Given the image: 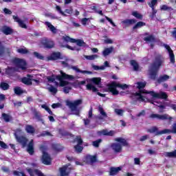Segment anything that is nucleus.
Segmentation results:
<instances>
[{
	"instance_id": "obj_16",
	"label": "nucleus",
	"mask_w": 176,
	"mask_h": 176,
	"mask_svg": "<svg viewBox=\"0 0 176 176\" xmlns=\"http://www.w3.org/2000/svg\"><path fill=\"white\" fill-rule=\"evenodd\" d=\"M145 35H146V36L144 38V41L147 43H149L151 47H153V45H155L156 39H155V37L153 35H148V33H146Z\"/></svg>"
},
{
	"instance_id": "obj_44",
	"label": "nucleus",
	"mask_w": 176,
	"mask_h": 176,
	"mask_svg": "<svg viewBox=\"0 0 176 176\" xmlns=\"http://www.w3.org/2000/svg\"><path fill=\"white\" fill-rule=\"evenodd\" d=\"M0 87L2 90H8V89H9V85L6 82H1Z\"/></svg>"
},
{
	"instance_id": "obj_45",
	"label": "nucleus",
	"mask_w": 176,
	"mask_h": 176,
	"mask_svg": "<svg viewBox=\"0 0 176 176\" xmlns=\"http://www.w3.org/2000/svg\"><path fill=\"white\" fill-rule=\"evenodd\" d=\"M132 16H133L136 19H142V15H141V14L138 13V12L137 11L133 12Z\"/></svg>"
},
{
	"instance_id": "obj_3",
	"label": "nucleus",
	"mask_w": 176,
	"mask_h": 176,
	"mask_svg": "<svg viewBox=\"0 0 176 176\" xmlns=\"http://www.w3.org/2000/svg\"><path fill=\"white\" fill-rule=\"evenodd\" d=\"M163 63H164V58H163L162 55H158L155 58L154 64L149 67V74L152 79H155L159 67L163 64Z\"/></svg>"
},
{
	"instance_id": "obj_64",
	"label": "nucleus",
	"mask_w": 176,
	"mask_h": 176,
	"mask_svg": "<svg viewBox=\"0 0 176 176\" xmlns=\"http://www.w3.org/2000/svg\"><path fill=\"white\" fill-rule=\"evenodd\" d=\"M104 43H113V41L111 38H106L104 40Z\"/></svg>"
},
{
	"instance_id": "obj_46",
	"label": "nucleus",
	"mask_w": 176,
	"mask_h": 176,
	"mask_svg": "<svg viewBox=\"0 0 176 176\" xmlns=\"http://www.w3.org/2000/svg\"><path fill=\"white\" fill-rule=\"evenodd\" d=\"M41 107H42V108H43V109L47 111V112H48V113H50V115H53V112L52 111V110H50V109L49 108V107H47V105L43 104Z\"/></svg>"
},
{
	"instance_id": "obj_56",
	"label": "nucleus",
	"mask_w": 176,
	"mask_h": 176,
	"mask_svg": "<svg viewBox=\"0 0 176 176\" xmlns=\"http://www.w3.org/2000/svg\"><path fill=\"white\" fill-rule=\"evenodd\" d=\"M105 19L106 20H107V21H109L110 24H111L113 27H116V25H115V23H113V21H112V19H111L109 17L105 16Z\"/></svg>"
},
{
	"instance_id": "obj_41",
	"label": "nucleus",
	"mask_w": 176,
	"mask_h": 176,
	"mask_svg": "<svg viewBox=\"0 0 176 176\" xmlns=\"http://www.w3.org/2000/svg\"><path fill=\"white\" fill-rule=\"evenodd\" d=\"M2 118L5 122H10L12 120V117L6 113H3Z\"/></svg>"
},
{
	"instance_id": "obj_27",
	"label": "nucleus",
	"mask_w": 176,
	"mask_h": 176,
	"mask_svg": "<svg viewBox=\"0 0 176 176\" xmlns=\"http://www.w3.org/2000/svg\"><path fill=\"white\" fill-rule=\"evenodd\" d=\"M45 24L47 28H49L50 31H51L53 34H56L57 32V29H56V28L52 25L51 23L45 22Z\"/></svg>"
},
{
	"instance_id": "obj_36",
	"label": "nucleus",
	"mask_w": 176,
	"mask_h": 176,
	"mask_svg": "<svg viewBox=\"0 0 176 176\" xmlns=\"http://www.w3.org/2000/svg\"><path fill=\"white\" fill-rule=\"evenodd\" d=\"M25 130L27 133H29L30 134H34V133H35V129H34V127H32V126L31 125L26 126Z\"/></svg>"
},
{
	"instance_id": "obj_60",
	"label": "nucleus",
	"mask_w": 176,
	"mask_h": 176,
	"mask_svg": "<svg viewBox=\"0 0 176 176\" xmlns=\"http://www.w3.org/2000/svg\"><path fill=\"white\" fill-rule=\"evenodd\" d=\"M62 46H63V47H67V49H69V50H75L76 49H75V47H71V46H69V45H64V44H62Z\"/></svg>"
},
{
	"instance_id": "obj_12",
	"label": "nucleus",
	"mask_w": 176,
	"mask_h": 176,
	"mask_svg": "<svg viewBox=\"0 0 176 176\" xmlns=\"http://www.w3.org/2000/svg\"><path fill=\"white\" fill-rule=\"evenodd\" d=\"M75 142H77V145L74 146L76 152H77V153H80V152L83 151V147L82 146L83 141L82 140V138H80V136H77L75 139Z\"/></svg>"
},
{
	"instance_id": "obj_11",
	"label": "nucleus",
	"mask_w": 176,
	"mask_h": 176,
	"mask_svg": "<svg viewBox=\"0 0 176 176\" xmlns=\"http://www.w3.org/2000/svg\"><path fill=\"white\" fill-rule=\"evenodd\" d=\"M171 131L170 129H164L163 131H158L157 128L153 126L151 129H148V133L155 134V135H160L161 134H170Z\"/></svg>"
},
{
	"instance_id": "obj_61",
	"label": "nucleus",
	"mask_w": 176,
	"mask_h": 176,
	"mask_svg": "<svg viewBox=\"0 0 176 176\" xmlns=\"http://www.w3.org/2000/svg\"><path fill=\"white\" fill-rule=\"evenodd\" d=\"M169 131H170L169 133H174L176 134V123L173 124L172 130Z\"/></svg>"
},
{
	"instance_id": "obj_62",
	"label": "nucleus",
	"mask_w": 176,
	"mask_h": 176,
	"mask_svg": "<svg viewBox=\"0 0 176 176\" xmlns=\"http://www.w3.org/2000/svg\"><path fill=\"white\" fill-rule=\"evenodd\" d=\"M60 103H54L52 107L54 109H56V108H58L59 107H60Z\"/></svg>"
},
{
	"instance_id": "obj_17",
	"label": "nucleus",
	"mask_w": 176,
	"mask_h": 176,
	"mask_svg": "<svg viewBox=\"0 0 176 176\" xmlns=\"http://www.w3.org/2000/svg\"><path fill=\"white\" fill-rule=\"evenodd\" d=\"M70 165H66L62 168H60V176H66L69 174V171H71V167H69Z\"/></svg>"
},
{
	"instance_id": "obj_2",
	"label": "nucleus",
	"mask_w": 176,
	"mask_h": 176,
	"mask_svg": "<svg viewBox=\"0 0 176 176\" xmlns=\"http://www.w3.org/2000/svg\"><path fill=\"white\" fill-rule=\"evenodd\" d=\"M60 75H52L51 76L47 77V80L50 83H54L55 86H60V87H65L68 86L69 82L65 80L64 79H68L69 80H72L75 79V77L72 75H68L63 71H60Z\"/></svg>"
},
{
	"instance_id": "obj_51",
	"label": "nucleus",
	"mask_w": 176,
	"mask_h": 176,
	"mask_svg": "<svg viewBox=\"0 0 176 176\" xmlns=\"http://www.w3.org/2000/svg\"><path fill=\"white\" fill-rule=\"evenodd\" d=\"M138 88L139 89H144V87H145V86H146V83L145 82H138Z\"/></svg>"
},
{
	"instance_id": "obj_38",
	"label": "nucleus",
	"mask_w": 176,
	"mask_h": 176,
	"mask_svg": "<svg viewBox=\"0 0 176 176\" xmlns=\"http://www.w3.org/2000/svg\"><path fill=\"white\" fill-rule=\"evenodd\" d=\"M168 79H170L169 76L164 75V76L160 77V78L158 79V82H159V83H160L162 82H166V80H168Z\"/></svg>"
},
{
	"instance_id": "obj_15",
	"label": "nucleus",
	"mask_w": 176,
	"mask_h": 176,
	"mask_svg": "<svg viewBox=\"0 0 176 176\" xmlns=\"http://www.w3.org/2000/svg\"><path fill=\"white\" fill-rule=\"evenodd\" d=\"M163 46H164V47H165V49H166V50L169 54L170 63H173V64H174V63H175V56H174V52L170 47V45H168L167 44H164Z\"/></svg>"
},
{
	"instance_id": "obj_18",
	"label": "nucleus",
	"mask_w": 176,
	"mask_h": 176,
	"mask_svg": "<svg viewBox=\"0 0 176 176\" xmlns=\"http://www.w3.org/2000/svg\"><path fill=\"white\" fill-rule=\"evenodd\" d=\"M98 111L100 115V116H98V119H99L100 120H104V119H107V118H108V115L107 114L102 107L99 106Z\"/></svg>"
},
{
	"instance_id": "obj_1",
	"label": "nucleus",
	"mask_w": 176,
	"mask_h": 176,
	"mask_svg": "<svg viewBox=\"0 0 176 176\" xmlns=\"http://www.w3.org/2000/svg\"><path fill=\"white\" fill-rule=\"evenodd\" d=\"M149 96L152 97L151 104L156 105L159 107V112L160 113L164 112L166 107H170L172 109H174L176 111V105L173 104L166 103L164 105H162L160 102H159V98L166 99L167 98V94L165 92L161 91L160 93H156L153 91L145 92V91H140L132 95L133 100H138V101H149Z\"/></svg>"
},
{
	"instance_id": "obj_42",
	"label": "nucleus",
	"mask_w": 176,
	"mask_h": 176,
	"mask_svg": "<svg viewBox=\"0 0 176 176\" xmlns=\"http://www.w3.org/2000/svg\"><path fill=\"white\" fill-rule=\"evenodd\" d=\"M34 119H36L38 122L42 121V116H41L39 112H35Z\"/></svg>"
},
{
	"instance_id": "obj_22",
	"label": "nucleus",
	"mask_w": 176,
	"mask_h": 176,
	"mask_svg": "<svg viewBox=\"0 0 176 176\" xmlns=\"http://www.w3.org/2000/svg\"><path fill=\"white\" fill-rule=\"evenodd\" d=\"M13 19L14 21L19 23V25L21 26V28H27V25H25V21H27V19L23 21L16 16H13Z\"/></svg>"
},
{
	"instance_id": "obj_59",
	"label": "nucleus",
	"mask_w": 176,
	"mask_h": 176,
	"mask_svg": "<svg viewBox=\"0 0 176 176\" xmlns=\"http://www.w3.org/2000/svg\"><path fill=\"white\" fill-rule=\"evenodd\" d=\"M87 21H89V19L87 18H83L81 19V23L82 25H86V24L87 23Z\"/></svg>"
},
{
	"instance_id": "obj_40",
	"label": "nucleus",
	"mask_w": 176,
	"mask_h": 176,
	"mask_svg": "<svg viewBox=\"0 0 176 176\" xmlns=\"http://www.w3.org/2000/svg\"><path fill=\"white\" fill-rule=\"evenodd\" d=\"M15 94H17L18 96L20 94H23L24 93V91L20 87H16L14 89Z\"/></svg>"
},
{
	"instance_id": "obj_26",
	"label": "nucleus",
	"mask_w": 176,
	"mask_h": 176,
	"mask_svg": "<svg viewBox=\"0 0 176 176\" xmlns=\"http://www.w3.org/2000/svg\"><path fill=\"white\" fill-rule=\"evenodd\" d=\"M27 151L30 155H34V140H31L28 146Z\"/></svg>"
},
{
	"instance_id": "obj_33",
	"label": "nucleus",
	"mask_w": 176,
	"mask_h": 176,
	"mask_svg": "<svg viewBox=\"0 0 176 176\" xmlns=\"http://www.w3.org/2000/svg\"><path fill=\"white\" fill-rule=\"evenodd\" d=\"M163 155L165 157H176V150L172 152H164Z\"/></svg>"
},
{
	"instance_id": "obj_37",
	"label": "nucleus",
	"mask_w": 176,
	"mask_h": 176,
	"mask_svg": "<svg viewBox=\"0 0 176 176\" xmlns=\"http://www.w3.org/2000/svg\"><path fill=\"white\" fill-rule=\"evenodd\" d=\"M145 26V23L142 21L138 22L134 26L133 30H138V28H141V27Z\"/></svg>"
},
{
	"instance_id": "obj_14",
	"label": "nucleus",
	"mask_w": 176,
	"mask_h": 176,
	"mask_svg": "<svg viewBox=\"0 0 176 176\" xmlns=\"http://www.w3.org/2000/svg\"><path fill=\"white\" fill-rule=\"evenodd\" d=\"M150 118L152 119H159L160 120H167V119H172V118L168 114L160 115L153 113L150 116Z\"/></svg>"
},
{
	"instance_id": "obj_47",
	"label": "nucleus",
	"mask_w": 176,
	"mask_h": 176,
	"mask_svg": "<svg viewBox=\"0 0 176 176\" xmlns=\"http://www.w3.org/2000/svg\"><path fill=\"white\" fill-rule=\"evenodd\" d=\"M85 58L87 60H95V58H98V55L85 56Z\"/></svg>"
},
{
	"instance_id": "obj_57",
	"label": "nucleus",
	"mask_w": 176,
	"mask_h": 176,
	"mask_svg": "<svg viewBox=\"0 0 176 176\" xmlns=\"http://www.w3.org/2000/svg\"><path fill=\"white\" fill-rule=\"evenodd\" d=\"M0 146L3 149H8V145L5 142L0 140Z\"/></svg>"
},
{
	"instance_id": "obj_35",
	"label": "nucleus",
	"mask_w": 176,
	"mask_h": 176,
	"mask_svg": "<svg viewBox=\"0 0 176 176\" xmlns=\"http://www.w3.org/2000/svg\"><path fill=\"white\" fill-rule=\"evenodd\" d=\"M16 52L18 53H20L21 54H27L28 53H30V51H28V50H27V48L25 47H21V48H19Z\"/></svg>"
},
{
	"instance_id": "obj_52",
	"label": "nucleus",
	"mask_w": 176,
	"mask_h": 176,
	"mask_svg": "<svg viewBox=\"0 0 176 176\" xmlns=\"http://www.w3.org/2000/svg\"><path fill=\"white\" fill-rule=\"evenodd\" d=\"M34 56L36 57V58H38L39 60H43V56H42L41 54L38 52H34Z\"/></svg>"
},
{
	"instance_id": "obj_9",
	"label": "nucleus",
	"mask_w": 176,
	"mask_h": 176,
	"mask_svg": "<svg viewBox=\"0 0 176 176\" xmlns=\"http://www.w3.org/2000/svg\"><path fill=\"white\" fill-rule=\"evenodd\" d=\"M62 41L63 43H69V42H70L71 43H77L78 46H85V41H83V40H76L68 36H63L62 37Z\"/></svg>"
},
{
	"instance_id": "obj_39",
	"label": "nucleus",
	"mask_w": 176,
	"mask_h": 176,
	"mask_svg": "<svg viewBox=\"0 0 176 176\" xmlns=\"http://www.w3.org/2000/svg\"><path fill=\"white\" fill-rule=\"evenodd\" d=\"M148 5L151 9H153L156 5H157V0H150V2L148 3Z\"/></svg>"
},
{
	"instance_id": "obj_48",
	"label": "nucleus",
	"mask_w": 176,
	"mask_h": 176,
	"mask_svg": "<svg viewBox=\"0 0 176 176\" xmlns=\"http://www.w3.org/2000/svg\"><path fill=\"white\" fill-rule=\"evenodd\" d=\"M56 10H57V12H58V13H60V14H62V16H67V14H65V12H64L61 10V7H60L59 6H56Z\"/></svg>"
},
{
	"instance_id": "obj_32",
	"label": "nucleus",
	"mask_w": 176,
	"mask_h": 176,
	"mask_svg": "<svg viewBox=\"0 0 176 176\" xmlns=\"http://www.w3.org/2000/svg\"><path fill=\"white\" fill-rule=\"evenodd\" d=\"M120 170H122V168H120V167L111 168V169H110V175H116V174H118V173H119L120 171Z\"/></svg>"
},
{
	"instance_id": "obj_34",
	"label": "nucleus",
	"mask_w": 176,
	"mask_h": 176,
	"mask_svg": "<svg viewBox=\"0 0 176 176\" xmlns=\"http://www.w3.org/2000/svg\"><path fill=\"white\" fill-rule=\"evenodd\" d=\"M87 162L88 163H94L97 162V157L96 155H87Z\"/></svg>"
},
{
	"instance_id": "obj_58",
	"label": "nucleus",
	"mask_w": 176,
	"mask_h": 176,
	"mask_svg": "<svg viewBox=\"0 0 176 176\" xmlns=\"http://www.w3.org/2000/svg\"><path fill=\"white\" fill-rule=\"evenodd\" d=\"M69 90H71V87H69V86L65 87L64 89H63V91L66 94H67V93H69Z\"/></svg>"
},
{
	"instance_id": "obj_63",
	"label": "nucleus",
	"mask_w": 176,
	"mask_h": 176,
	"mask_svg": "<svg viewBox=\"0 0 176 176\" xmlns=\"http://www.w3.org/2000/svg\"><path fill=\"white\" fill-rule=\"evenodd\" d=\"M65 13H67V14H72V8L66 9Z\"/></svg>"
},
{
	"instance_id": "obj_28",
	"label": "nucleus",
	"mask_w": 176,
	"mask_h": 176,
	"mask_svg": "<svg viewBox=\"0 0 176 176\" xmlns=\"http://www.w3.org/2000/svg\"><path fill=\"white\" fill-rule=\"evenodd\" d=\"M72 69H73L74 71L76 72H80V74H91V72H89V71H86V70H80L79 69V68L78 67V66H72L71 67Z\"/></svg>"
},
{
	"instance_id": "obj_50",
	"label": "nucleus",
	"mask_w": 176,
	"mask_h": 176,
	"mask_svg": "<svg viewBox=\"0 0 176 176\" xmlns=\"http://www.w3.org/2000/svg\"><path fill=\"white\" fill-rule=\"evenodd\" d=\"M115 112L119 116H122L124 111H123L122 109H116Z\"/></svg>"
},
{
	"instance_id": "obj_19",
	"label": "nucleus",
	"mask_w": 176,
	"mask_h": 176,
	"mask_svg": "<svg viewBox=\"0 0 176 176\" xmlns=\"http://www.w3.org/2000/svg\"><path fill=\"white\" fill-rule=\"evenodd\" d=\"M41 43L44 47H47L48 49H52V47L54 46V43L50 40H47V38H43L41 41Z\"/></svg>"
},
{
	"instance_id": "obj_24",
	"label": "nucleus",
	"mask_w": 176,
	"mask_h": 176,
	"mask_svg": "<svg viewBox=\"0 0 176 176\" xmlns=\"http://www.w3.org/2000/svg\"><path fill=\"white\" fill-rule=\"evenodd\" d=\"M28 173H29L30 176H35V175L44 176L43 173L40 172L38 170H32L31 169H28Z\"/></svg>"
},
{
	"instance_id": "obj_21",
	"label": "nucleus",
	"mask_w": 176,
	"mask_h": 176,
	"mask_svg": "<svg viewBox=\"0 0 176 176\" xmlns=\"http://www.w3.org/2000/svg\"><path fill=\"white\" fill-rule=\"evenodd\" d=\"M19 131H20V130H18L15 133V137H16L18 142H20V144H21L23 145V146H25V145L27 144V139L23 136H21V137L17 136L19 134Z\"/></svg>"
},
{
	"instance_id": "obj_13",
	"label": "nucleus",
	"mask_w": 176,
	"mask_h": 176,
	"mask_svg": "<svg viewBox=\"0 0 176 176\" xmlns=\"http://www.w3.org/2000/svg\"><path fill=\"white\" fill-rule=\"evenodd\" d=\"M14 64L18 68H21V69H25L27 67V63L25 60L20 58H15L14 60Z\"/></svg>"
},
{
	"instance_id": "obj_53",
	"label": "nucleus",
	"mask_w": 176,
	"mask_h": 176,
	"mask_svg": "<svg viewBox=\"0 0 176 176\" xmlns=\"http://www.w3.org/2000/svg\"><path fill=\"white\" fill-rule=\"evenodd\" d=\"M161 10H171V8L167 6L166 5H162L160 6Z\"/></svg>"
},
{
	"instance_id": "obj_30",
	"label": "nucleus",
	"mask_w": 176,
	"mask_h": 176,
	"mask_svg": "<svg viewBox=\"0 0 176 176\" xmlns=\"http://www.w3.org/2000/svg\"><path fill=\"white\" fill-rule=\"evenodd\" d=\"M1 31L6 35H10V34H12V32H13V30L10 28L7 27V26L3 27V28L1 29Z\"/></svg>"
},
{
	"instance_id": "obj_7",
	"label": "nucleus",
	"mask_w": 176,
	"mask_h": 176,
	"mask_svg": "<svg viewBox=\"0 0 176 176\" xmlns=\"http://www.w3.org/2000/svg\"><path fill=\"white\" fill-rule=\"evenodd\" d=\"M82 104V100H77L74 102L67 100L66 105L69 107L72 111L73 115H76L77 116H79L80 110L78 109V106Z\"/></svg>"
},
{
	"instance_id": "obj_5",
	"label": "nucleus",
	"mask_w": 176,
	"mask_h": 176,
	"mask_svg": "<svg viewBox=\"0 0 176 176\" xmlns=\"http://www.w3.org/2000/svg\"><path fill=\"white\" fill-rule=\"evenodd\" d=\"M118 87L122 89V90H126V89L129 88V85L126 84L122 85L117 82H112L107 85V89L109 91L112 93L113 96H118V94H119V91L116 90V88Z\"/></svg>"
},
{
	"instance_id": "obj_8",
	"label": "nucleus",
	"mask_w": 176,
	"mask_h": 176,
	"mask_svg": "<svg viewBox=\"0 0 176 176\" xmlns=\"http://www.w3.org/2000/svg\"><path fill=\"white\" fill-rule=\"evenodd\" d=\"M116 141L118 143H114L111 145V148L115 152H120L122 151V146H126L127 145L126 140L122 138H116Z\"/></svg>"
},
{
	"instance_id": "obj_6",
	"label": "nucleus",
	"mask_w": 176,
	"mask_h": 176,
	"mask_svg": "<svg viewBox=\"0 0 176 176\" xmlns=\"http://www.w3.org/2000/svg\"><path fill=\"white\" fill-rule=\"evenodd\" d=\"M47 60H64L63 61H61L62 65L63 67H68V63L69 61V59L67 58V56L61 55V53L60 52H53L50 56L47 58Z\"/></svg>"
},
{
	"instance_id": "obj_31",
	"label": "nucleus",
	"mask_w": 176,
	"mask_h": 176,
	"mask_svg": "<svg viewBox=\"0 0 176 176\" xmlns=\"http://www.w3.org/2000/svg\"><path fill=\"white\" fill-rule=\"evenodd\" d=\"M105 67H109V63L108 61L104 62V65L102 66H97V65H94L93 68L95 69V71H98L99 69H105Z\"/></svg>"
},
{
	"instance_id": "obj_20",
	"label": "nucleus",
	"mask_w": 176,
	"mask_h": 176,
	"mask_svg": "<svg viewBox=\"0 0 176 176\" xmlns=\"http://www.w3.org/2000/svg\"><path fill=\"white\" fill-rule=\"evenodd\" d=\"M98 135H109L110 137H112V135H115V131L103 129L98 132Z\"/></svg>"
},
{
	"instance_id": "obj_10",
	"label": "nucleus",
	"mask_w": 176,
	"mask_h": 176,
	"mask_svg": "<svg viewBox=\"0 0 176 176\" xmlns=\"http://www.w3.org/2000/svg\"><path fill=\"white\" fill-rule=\"evenodd\" d=\"M40 149L43 152L42 162L43 163V164H46L47 166H49V164L52 163V158H50V155H49V154L47 153L46 147L41 146Z\"/></svg>"
},
{
	"instance_id": "obj_4",
	"label": "nucleus",
	"mask_w": 176,
	"mask_h": 176,
	"mask_svg": "<svg viewBox=\"0 0 176 176\" xmlns=\"http://www.w3.org/2000/svg\"><path fill=\"white\" fill-rule=\"evenodd\" d=\"M86 82H87L88 83L87 85V90H92L94 93H96V91H97V88H96V87H94V85H93L91 82L94 83L95 85H100V82H101V78H87L86 80L80 81L78 82V85H86Z\"/></svg>"
},
{
	"instance_id": "obj_43",
	"label": "nucleus",
	"mask_w": 176,
	"mask_h": 176,
	"mask_svg": "<svg viewBox=\"0 0 176 176\" xmlns=\"http://www.w3.org/2000/svg\"><path fill=\"white\" fill-rule=\"evenodd\" d=\"M131 65L133 67L135 71H138V63L135 60H131Z\"/></svg>"
},
{
	"instance_id": "obj_55",
	"label": "nucleus",
	"mask_w": 176,
	"mask_h": 176,
	"mask_svg": "<svg viewBox=\"0 0 176 176\" xmlns=\"http://www.w3.org/2000/svg\"><path fill=\"white\" fill-rule=\"evenodd\" d=\"M134 164L136 166H140L141 164V160L138 157L134 158Z\"/></svg>"
},
{
	"instance_id": "obj_23",
	"label": "nucleus",
	"mask_w": 176,
	"mask_h": 176,
	"mask_svg": "<svg viewBox=\"0 0 176 176\" xmlns=\"http://www.w3.org/2000/svg\"><path fill=\"white\" fill-rule=\"evenodd\" d=\"M32 82H35L36 85L39 83V81L35 79L28 78L27 77L22 78V83H24V85H32Z\"/></svg>"
},
{
	"instance_id": "obj_29",
	"label": "nucleus",
	"mask_w": 176,
	"mask_h": 176,
	"mask_svg": "<svg viewBox=\"0 0 176 176\" xmlns=\"http://www.w3.org/2000/svg\"><path fill=\"white\" fill-rule=\"evenodd\" d=\"M112 52H113V47H110L109 48H105L102 52V55L104 57H107V56H109Z\"/></svg>"
},
{
	"instance_id": "obj_49",
	"label": "nucleus",
	"mask_w": 176,
	"mask_h": 176,
	"mask_svg": "<svg viewBox=\"0 0 176 176\" xmlns=\"http://www.w3.org/2000/svg\"><path fill=\"white\" fill-rule=\"evenodd\" d=\"M48 90L50 91V93H52V94H56V93H57V88L53 86L48 87Z\"/></svg>"
},
{
	"instance_id": "obj_54",
	"label": "nucleus",
	"mask_w": 176,
	"mask_h": 176,
	"mask_svg": "<svg viewBox=\"0 0 176 176\" xmlns=\"http://www.w3.org/2000/svg\"><path fill=\"white\" fill-rule=\"evenodd\" d=\"M101 139H99L96 141L93 142V145L96 147V148H98V145H100V143H101Z\"/></svg>"
},
{
	"instance_id": "obj_25",
	"label": "nucleus",
	"mask_w": 176,
	"mask_h": 176,
	"mask_svg": "<svg viewBox=\"0 0 176 176\" xmlns=\"http://www.w3.org/2000/svg\"><path fill=\"white\" fill-rule=\"evenodd\" d=\"M122 23L124 24V27H127L129 25L135 24V23H137V21L135 19H126L124 21H122Z\"/></svg>"
}]
</instances>
